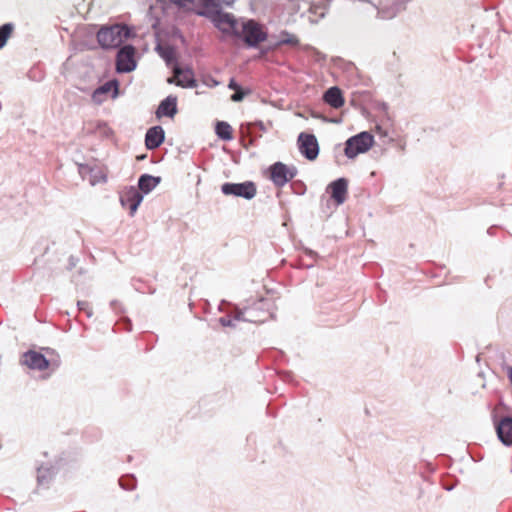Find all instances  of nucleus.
<instances>
[{
	"label": "nucleus",
	"instance_id": "f257e3e1",
	"mask_svg": "<svg viewBox=\"0 0 512 512\" xmlns=\"http://www.w3.org/2000/svg\"><path fill=\"white\" fill-rule=\"evenodd\" d=\"M203 8L200 15L206 16L220 30V32H238L239 26L242 32H262L261 26L254 20L242 21L241 23L230 13L221 11L217 0H201Z\"/></svg>",
	"mask_w": 512,
	"mask_h": 512
},
{
	"label": "nucleus",
	"instance_id": "f03ea898",
	"mask_svg": "<svg viewBox=\"0 0 512 512\" xmlns=\"http://www.w3.org/2000/svg\"><path fill=\"white\" fill-rule=\"evenodd\" d=\"M373 145L374 136L367 131L360 132L346 140L344 154L347 158L354 159L369 151Z\"/></svg>",
	"mask_w": 512,
	"mask_h": 512
},
{
	"label": "nucleus",
	"instance_id": "7ed1b4c3",
	"mask_svg": "<svg viewBox=\"0 0 512 512\" xmlns=\"http://www.w3.org/2000/svg\"><path fill=\"white\" fill-rule=\"evenodd\" d=\"M221 191L224 195L242 197L247 200L254 198L257 193L256 186L251 181L243 183H224L221 186Z\"/></svg>",
	"mask_w": 512,
	"mask_h": 512
},
{
	"label": "nucleus",
	"instance_id": "20e7f679",
	"mask_svg": "<svg viewBox=\"0 0 512 512\" xmlns=\"http://www.w3.org/2000/svg\"><path fill=\"white\" fill-rule=\"evenodd\" d=\"M135 48L131 45L122 47L117 54L116 70L119 73H129L136 69Z\"/></svg>",
	"mask_w": 512,
	"mask_h": 512
},
{
	"label": "nucleus",
	"instance_id": "39448f33",
	"mask_svg": "<svg viewBox=\"0 0 512 512\" xmlns=\"http://www.w3.org/2000/svg\"><path fill=\"white\" fill-rule=\"evenodd\" d=\"M298 148L300 153L308 160H315L319 154V144L313 134L300 133L298 136Z\"/></svg>",
	"mask_w": 512,
	"mask_h": 512
},
{
	"label": "nucleus",
	"instance_id": "423d86ee",
	"mask_svg": "<svg viewBox=\"0 0 512 512\" xmlns=\"http://www.w3.org/2000/svg\"><path fill=\"white\" fill-rule=\"evenodd\" d=\"M296 173L295 167H289L282 162H277L270 167V178L278 187L284 186L295 177Z\"/></svg>",
	"mask_w": 512,
	"mask_h": 512
},
{
	"label": "nucleus",
	"instance_id": "0eeeda50",
	"mask_svg": "<svg viewBox=\"0 0 512 512\" xmlns=\"http://www.w3.org/2000/svg\"><path fill=\"white\" fill-rule=\"evenodd\" d=\"M143 201L142 193L135 187H129L120 197L121 205L129 210V214L133 216L141 202Z\"/></svg>",
	"mask_w": 512,
	"mask_h": 512
},
{
	"label": "nucleus",
	"instance_id": "6e6552de",
	"mask_svg": "<svg viewBox=\"0 0 512 512\" xmlns=\"http://www.w3.org/2000/svg\"><path fill=\"white\" fill-rule=\"evenodd\" d=\"M174 76L168 79L169 83H174L177 86H181L184 88H194L196 87V80L194 79V74L191 69H182L177 64L173 66Z\"/></svg>",
	"mask_w": 512,
	"mask_h": 512
},
{
	"label": "nucleus",
	"instance_id": "1a4fd4ad",
	"mask_svg": "<svg viewBox=\"0 0 512 512\" xmlns=\"http://www.w3.org/2000/svg\"><path fill=\"white\" fill-rule=\"evenodd\" d=\"M23 363L30 369L42 371L49 367V361L44 355L36 351H28L23 355Z\"/></svg>",
	"mask_w": 512,
	"mask_h": 512
},
{
	"label": "nucleus",
	"instance_id": "9d476101",
	"mask_svg": "<svg viewBox=\"0 0 512 512\" xmlns=\"http://www.w3.org/2000/svg\"><path fill=\"white\" fill-rule=\"evenodd\" d=\"M232 43L235 45H245L247 47H256L259 43L267 39L268 34H231Z\"/></svg>",
	"mask_w": 512,
	"mask_h": 512
},
{
	"label": "nucleus",
	"instance_id": "9b49d317",
	"mask_svg": "<svg viewBox=\"0 0 512 512\" xmlns=\"http://www.w3.org/2000/svg\"><path fill=\"white\" fill-rule=\"evenodd\" d=\"M496 432L500 441L506 445H512V417H504L496 424Z\"/></svg>",
	"mask_w": 512,
	"mask_h": 512
},
{
	"label": "nucleus",
	"instance_id": "f8f14e48",
	"mask_svg": "<svg viewBox=\"0 0 512 512\" xmlns=\"http://www.w3.org/2000/svg\"><path fill=\"white\" fill-rule=\"evenodd\" d=\"M240 320L256 323V322H262L264 319L254 316V315H251L250 311H248V310H243V311L239 310L236 312V314L234 315L233 318L222 317L219 319V322L221 323L222 326H225V327H236L235 322L240 321Z\"/></svg>",
	"mask_w": 512,
	"mask_h": 512
},
{
	"label": "nucleus",
	"instance_id": "ddd939ff",
	"mask_svg": "<svg viewBox=\"0 0 512 512\" xmlns=\"http://www.w3.org/2000/svg\"><path fill=\"white\" fill-rule=\"evenodd\" d=\"M165 134L161 126H154L148 129L145 136V144L147 149L153 150L158 148L164 141Z\"/></svg>",
	"mask_w": 512,
	"mask_h": 512
},
{
	"label": "nucleus",
	"instance_id": "4468645a",
	"mask_svg": "<svg viewBox=\"0 0 512 512\" xmlns=\"http://www.w3.org/2000/svg\"><path fill=\"white\" fill-rule=\"evenodd\" d=\"M177 113V97L169 95L158 106L156 116L161 118L163 116L173 118Z\"/></svg>",
	"mask_w": 512,
	"mask_h": 512
},
{
	"label": "nucleus",
	"instance_id": "2eb2a0df",
	"mask_svg": "<svg viewBox=\"0 0 512 512\" xmlns=\"http://www.w3.org/2000/svg\"><path fill=\"white\" fill-rule=\"evenodd\" d=\"M155 50L167 65L176 63V49L174 46L158 38Z\"/></svg>",
	"mask_w": 512,
	"mask_h": 512
},
{
	"label": "nucleus",
	"instance_id": "dca6fc26",
	"mask_svg": "<svg viewBox=\"0 0 512 512\" xmlns=\"http://www.w3.org/2000/svg\"><path fill=\"white\" fill-rule=\"evenodd\" d=\"M97 37L99 45L103 49H113L121 45L124 41L123 34H94ZM131 34H124L125 37Z\"/></svg>",
	"mask_w": 512,
	"mask_h": 512
},
{
	"label": "nucleus",
	"instance_id": "f3484780",
	"mask_svg": "<svg viewBox=\"0 0 512 512\" xmlns=\"http://www.w3.org/2000/svg\"><path fill=\"white\" fill-rule=\"evenodd\" d=\"M324 101L331 107L338 109L344 105L342 92L338 87L329 88L323 96Z\"/></svg>",
	"mask_w": 512,
	"mask_h": 512
},
{
	"label": "nucleus",
	"instance_id": "a211bd4d",
	"mask_svg": "<svg viewBox=\"0 0 512 512\" xmlns=\"http://www.w3.org/2000/svg\"><path fill=\"white\" fill-rule=\"evenodd\" d=\"M331 197L338 203L342 204L345 201V195L347 193V181L344 178H339L332 182L331 185Z\"/></svg>",
	"mask_w": 512,
	"mask_h": 512
},
{
	"label": "nucleus",
	"instance_id": "6ab92c4d",
	"mask_svg": "<svg viewBox=\"0 0 512 512\" xmlns=\"http://www.w3.org/2000/svg\"><path fill=\"white\" fill-rule=\"evenodd\" d=\"M160 177H155L149 174L140 176L138 181V190L144 194L150 193L160 183Z\"/></svg>",
	"mask_w": 512,
	"mask_h": 512
},
{
	"label": "nucleus",
	"instance_id": "aec40b11",
	"mask_svg": "<svg viewBox=\"0 0 512 512\" xmlns=\"http://www.w3.org/2000/svg\"><path fill=\"white\" fill-rule=\"evenodd\" d=\"M216 134L222 140H231L232 139V128L226 122H217L216 124Z\"/></svg>",
	"mask_w": 512,
	"mask_h": 512
},
{
	"label": "nucleus",
	"instance_id": "412c9836",
	"mask_svg": "<svg viewBox=\"0 0 512 512\" xmlns=\"http://www.w3.org/2000/svg\"><path fill=\"white\" fill-rule=\"evenodd\" d=\"M98 32H130V29L125 24L116 23L113 25H103Z\"/></svg>",
	"mask_w": 512,
	"mask_h": 512
},
{
	"label": "nucleus",
	"instance_id": "4be33fe9",
	"mask_svg": "<svg viewBox=\"0 0 512 512\" xmlns=\"http://www.w3.org/2000/svg\"><path fill=\"white\" fill-rule=\"evenodd\" d=\"M98 88L100 92H102L105 96L111 91L113 92V98H116L118 96V84L116 81H108Z\"/></svg>",
	"mask_w": 512,
	"mask_h": 512
},
{
	"label": "nucleus",
	"instance_id": "5701e85b",
	"mask_svg": "<svg viewBox=\"0 0 512 512\" xmlns=\"http://www.w3.org/2000/svg\"><path fill=\"white\" fill-rule=\"evenodd\" d=\"M52 475V472L50 471V468L45 466H40L38 468V480L39 482L46 481L50 476Z\"/></svg>",
	"mask_w": 512,
	"mask_h": 512
},
{
	"label": "nucleus",
	"instance_id": "b1692460",
	"mask_svg": "<svg viewBox=\"0 0 512 512\" xmlns=\"http://www.w3.org/2000/svg\"><path fill=\"white\" fill-rule=\"evenodd\" d=\"M78 308L82 311H85L88 317L92 316V309L89 306V303L86 301H78Z\"/></svg>",
	"mask_w": 512,
	"mask_h": 512
},
{
	"label": "nucleus",
	"instance_id": "393cba45",
	"mask_svg": "<svg viewBox=\"0 0 512 512\" xmlns=\"http://www.w3.org/2000/svg\"><path fill=\"white\" fill-rule=\"evenodd\" d=\"M92 100L95 103L100 104L105 100V95L100 92L99 88H97L92 94Z\"/></svg>",
	"mask_w": 512,
	"mask_h": 512
},
{
	"label": "nucleus",
	"instance_id": "a878e982",
	"mask_svg": "<svg viewBox=\"0 0 512 512\" xmlns=\"http://www.w3.org/2000/svg\"><path fill=\"white\" fill-rule=\"evenodd\" d=\"M244 96L245 92H243L241 88H239V90H235V93L231 96V100L233 102H240L243 100Z\"/></svg>",
	"mask_w": 512,
	"mask_h": 512
},
{
	"label": "nucleus",
	"instance_id": "bb28decb",
	"mask_svg": "<svg viewBox=\"0 0 512 512\" xmlns=\"http://www.w3.org/2000/svg\"><path fill=\"white\" fill-rule=\"evenodd\" d=\"M14 30V25L11 23H6L0 27V32H12Z\"/></svg>",
	"mask_w": 512,
	"mask_h": 512
},
{
	"label": "nucleus",
	"instance_id": "cd10ccee",
	"mask_svg": "<svg viewBox=\"0 0 512 512\" xmlns=\"http://www.w3.org/2000/svg\"><path fill=\"white\" fill-rule=\"evenodd\" d=\"M11 34H0V49L7 43Z\"/></svg>",
	"mask_w": 512,
	"mask_h": 512
},
{
	"label": "nucleus",
	"instance_id": "c85d7f7f",
	"mask_svg": "<svg viewBox=\"0 0 512 512\" xmlns=\"http://www.w3.org/2000/svg\"><path fill=\"white\" fill-rule=\"evenodd\" d=\"M228 88L232 90H239L240 86L235 82L234 79H231L228 84Z\"/></svg>",
	"mask_w": 512,
	"mask_h": 512
},
{
	"label": "nucleus",
	"instance_id": "c756f323",
	"mask_svg": "<svg viewBox=\"0 0 512 512\" xmlns=\"http://www.w3.org/2000/svg\"><path fill=\"white\" fill-rule=\"evenodd\" d=\"M376 132L381 136V137H386L388 135L387 131L382 129L381 126H376Z\"/></svg>",
	"mask_w": 512,
	"mask_h": 512
},
{
	"label": "nucleus",
	"instance_id": "7c9ffc66",
	"mask_svg": "<svg viewBox=\"0 0 512 512\" xmlns=\"http://www.w3.org/2000/svg\"><path fill=\"white\" fill-rule=\"evenodd\" d=\"M294 42H296V40L294 38H287V39L280 40V43H283V44L294 43Z\"/></svg>",
	"mask_w": 512,
	"mask_h": 512
},
{
	"label": "nucleus",
	"instance_id": "2f4dec72",
	"mask_svg": "<svg viewBox=\"0 0 512 512\" xmlns=\"http://www.w3.org/2000/svg\"><path fill=\"white\" fill-rule=\"evenodd\" d=\"M507 371H508L509 380H510V382L512 384V367H508Z\"/></svg>",
	"mask_w": 512,
	"mask_h": 512
},
{
	"label": "nucleus",
	"instance_id": "473e14b6",
	"mask_svg": "<svg viewBox=\"0 0 512 512\" xmlns=\"http://www.w3.org/2000/svg\"><path fill=\"white\" fill-rule=\"evenodd\" d=\"M91 184H92V185H95V184H96V181H95V180H91Z\"/></svg>",
	"mask_w": 512,
	"mask_h": 512
}]
</instances>
